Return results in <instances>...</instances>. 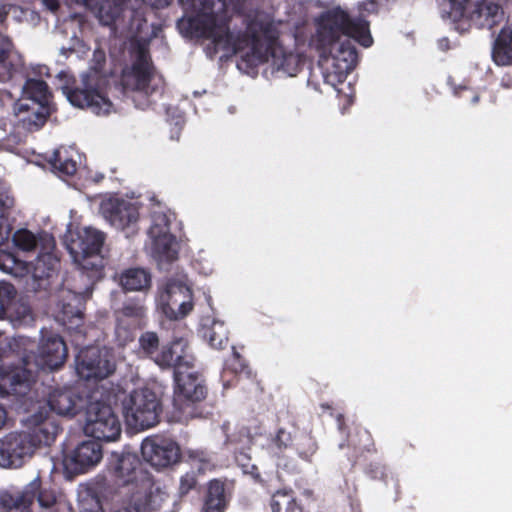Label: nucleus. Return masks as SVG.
I'll return each instance as SVG.
<instances>
[{
	"mask_svg": "<svg viewBox=\"0 0 512 512\" xmlns=\"http://www.w3.org/2000/svg\"><path fill=\"white\" fill-rule=\"evenodd\" d=\"M273 512H301L293 496L287 492H277L272 498Z\"/></svg>",
	"mask_w": 512,
	"mask_h": 512,
	"instance_id": "nucleus-33",
	"label": "nucleus"
},
{
	"mask_svg": "<svg viewBox=\"0 0 512 512\" xmlns=\"http://www.w3.org/2000/svg\"><path fill=\"white\" fill-rule=\"evenodd\" d=\"M11 347L23 354V367H11L0 359V394L25 395L34 381L36 372L59 369L67 358V347L57 334L42 331L34 351L32 341L24 336L13 339Z\"/></svg>",
	"mask_w": 512,
	"mask_h": 512,
	"instance_id": "nucleus-3",
	"label": "nucleus"
},
{
	"mask_svg": "<svg viewBox=\"0 0 512 512\" xmlns=\"http://www.w3.org/2000/svg\"><path fill=\"white\" fill-rule=\"evenodd\" d=\"M83 297L79 294L68 292L65 297V303L62 305L61 316L58 315L59 320L64 324L67 322L71 325L69 328L77 327L81 321V306Z\"/></svg>",
	"mask_w": 512,
	"mask_h": 512,
	"instance_id": "nucleus-29",
	"label": "nucleus"
},
{
	"mask_svg": "<svg viewBox=\"0 0 512 512\" xmlns=\"http://www.w3.org/2000/svg\"><path fill=\"white\" fill-rule=\"evenodd\" d=\"M228 503L224 484L213 480L209 483L202 512H224Z\"/></svg>",
	"mask_w": 512,
	"mask_h": 512,
	"instance_id": "nucleus-28",
	"label": "nucleus"
},
{
	"mask_svg": "<svg viewBox=\"0 0 512 512\" xmlns=\"http://www.w3.org/2000/svg\"><path fill=\"white\" fill-rule=\"evenodd\" d=\"M101 211L104 218L116 229L132 234L139 219L138 208L130 201L109 198L102 202Z\"/></svg>",
	"mask_w": 512,
	"mask_h": 512,
	"instance_id": "nucleus-17",
	"label": "nucleus"
},
{
	"mask_svg": "<svg viewBox=\"0 0 512 512\" xmlns=\"http://www.w3.org/2000/svg\"><path fill=\"white\" fill-rule=\"evenodd\" d=\"M16 264L15 257L4 250H0V269L6 273H11Z\"/></svg>",
	"mask_w": 512,
	"mask_h": 512,
	"instance_id": "nucleus-37",
	"label": "nucleus"
},
{
	"mask_svg": "<svg viewBox=\"0 0 512 512\" xmlns=\"http://www.w3.org/2000/svg\"><path fill=\"white\" fill-rule=\"evenodd\" d=\"M492 57L497 65H512V25L501 30L494 44Z\"/></svg>",
	"mask_w": 512,
	"mask_h": 512,
	"instance_id": "nucleus-26",
	"label": "nucleus"
},
{
	"mask_svg": "<svg viewBox=\"0 0 512 512\" xmlns=\"http://www.w3.org/2000/svg\"><path fill=\"white\" fill-rule=\"evenodd\" d=\"M52 109V94L46 82L28 76L22 86L21 96L13 105L17 124L30 131L37 130L44 125Z\"/></svg>",
	"mask_w": 512,
	"mask_h": 512,
	"instance_id": "nucleus-5",
	"label": "nucleus"
},
{
	"mask_svg": "<svg viewBox=\"0 0 512 512\" xmlns=\"http://www.w3.org/2000/svg\"><path fill=\"white\" fill-rule=\"evenodd\" d=\"M41 249L35 261L31 264V273L34 278L49 277L58 264V258L53 253L55 241L51 235H43L40 238Z\"/></svg>",
	"mask_w": 512,
	"mask_h": 512,
	"instance_id": "nucleus-22",
	"label": "nucleus"
},
{
	"mask_svg": "<svg viewBox=\"0 0 512 512\" xmlns=\"http://www.w3.org/2000/svg\"><path fill=\"white\" fill-rule=\"evenodd\" d=\"M143 458L157 468L176 463L180 457L178 445L168 439H146L141 446Z\"/></svg>",
	"mask_w": 512,
	"mask_h": 512,
	"instance_id": "nucleus-19",
	"label": "nucleus"
},
{
	"mask_svg": "<svg viewBox=\"0 0 512 512\" xmlns=\"http://www.w3.org/2000/svg\"><path fill=\"white\" fill-rule=\"evenodd\" d=\"M34 69V74L38 76H43L48 74V69L45 66H37Z\"/></svg>",
	"mask_w": 512,
	"mask_h": 512,
	"instance_id": "nucleus-46",
	"label": "nucleus"
},
{
	"mask_svg": "<svg viewBox=\"0 0 512 512\" xmlns=\"http://www.w3.org/2000/svg\"><path fill=\"white\" fill-rule=\"evenodd\" d=\"M196 484L195 476L192 473L185 474L180 480L181 493H187Z\"/></svg>",
	"mask_w": 512,
	"mask_h": 512,
	"instance_id": "nucleus-38",
	"label": "nucleus"
},
{
	"mask_svg": "<svg viewBox=\"0 0 512 512\" xmlns=\"http://www.w3.org/2000/svg\"><path fill=\"white\" fill-rule=\"evenodd\" d=\"M141 349L150 356L154 362L161 367L172 366L175 362L184 358L186 343L183 340H176L170 346H163L158 352V337L153 332L143 334L139 340Z\"/></svg>",
	"mask_w": 512,
	"mask_h": 512,
	"instance_id": "nucleus-18",
	"label": "nucleus"
},
{
	"mask_svg": "<svg viewBox=\"0 0 512 512\" xmlns=\"http://www.w3.org/2000/svg\"><path fill=\"white\" fill-rule=\"evenodd\" d=\"M242 1L179 0L184 16L178 21V29L186 37L211 39L216 50L222 51L226 57L238 54L250 65L271 60L276 70L295 76L301 56L279 39L286 24L275 23L268 15L258 14L243 35L227 26L226 12L240 10Z\"/></svg>",
	"mask_w": 512,
	"mask_h": 512,
	"instance_id": "nucleus-1",
	"label": "nucleus"
},
{
	"mask_svg": "<svg viewBox=\"0 0 512 512\" xmlns=\"http://www.w3.org/2000/svg\"><path fill=\"white\" fill-rule=\"evenodd\" d=\"M104 243L101 231L92 227H80L74 233L70 232L67 248L75 264L87 271L98 272L103 267L100 255Z\"/></svg>",
	"mask_w": 512,
	"mask_h": 512,
	"instance_id": "nucleus-9",
	"label": "nucleus"
},
{
	"mask_svg": "<svg viewBox=\"0 0 512 512\" xmlns=\"http://www.w3.org/2000/svg\"><path fill=\"white\" fill-rule=\"evenodd\" d=\"M10 101H11L10 93L7 91H4V90H0V111L6 104L10 103Z\"/></svg>",
	"mask_w": 512,
	"mask_h": 512,
	"instance_id": "nucleus-41",
	"label": "nucleus"
},
{
	"mask_svg": "<svg viewBox=\"0 0 512 512\" xmlns=\"http://www.w3.org/2000/svg\"><path fill=\"white\" fill-rule=\"evenodd\" d=\"M135 326V321L126 323L123 319L119 318L118 323L115 330L116 339L120 345H125L129 341H131L134 337L133 327Z\"/></svg>",
	"mask_w": 512,
	"mask_h": 512,
	"instance_id": "nucleus-35",
	"label": "nucleus"
},
{
	"mask_svg": "<svg viewBox=\"0 0 512 512\" xmlns=\"http://www.w3.org/2000/svg\"><path fill=\"white\" fill-rule=\"evenodd\" d=\"M477 100H478V97H477V96H475V97L473 98V102H477Z\"/></svg>",
	"mask_w": 512,
	"mask_h": 512,
	"instance_id": "nucleus-49",
	"label": "nucleus"
},
{
	"mask_svg": "<svg viewBox=\"0 0 512 512\" xmlns=\"http://www.w3.org/2000/svg\"><path fill=\"white\" fill-rule=\"evenodd\" d=\"M193 465L194 466H197L198 467V470L199 471H205L206 470V467L208 466L207 463H204L202 465H198V463H201L202 462V459L201 458H198V457H193Z\"/></svg>",
	"mask_w": 512,
	"mask_h": 512,
	"instance_id": "nucleus-45",
	"label": "nucleus"
},
{
	"mask_svg": "<svg viewBox=\"0 0 512 512\" xmlns=\"http://www.w3.org/2000/svg\"><path fill=\"white\" fill-rule=\"evenodd\" d=\"M12 321L28 324L32 321L29 307L25 303L13 302V309L7 315Z\"/></svg>",
	"mask_w": 512,
	"mask_h": 512,
	"instance_id": "nucleus-36",
	"label": "nucleus"
},
{
	"mask_svg": "<svg viewBox=\"0 0 512 512\" xmlns=\"http://www.w3.org/2000/svg\"><path fill=\"white\" fill-rule=\"evenodd\" d=\"M3 236V233H2V229L0 228V238H2Z\"/></svg>",
	"mask_w": 512,
	"mask_h": 512,
	"instance_id": "nucleus-50",
	"label": "nucleus"
},
{
	"mask_svg": "<svg viewBox=\"0 0 512 512\" xmlns=\"http://www.w3.org/2000/svg\"><path fill=\"white\" fill-rule=\"evenodd\" d=\"M173 219L174 214L169 209L159 206L152 212L146 250L160 267L172 263L178 256V243L169 228Z\"/></svg>",
	"mask_w": 512,
	"mask_h": 512,
	"instance_id": "nucleus-6",
	"label": "nucleus"
},
{
	"mask_svg": "<svg viewBox=\"0 0 512 512\" xmlns=\"http://www.w3.org/2000/svg\"><path fill=\"white\" fill-rule=\"evenodd\" d=\"M80 397L71 389H55L49 394L48 405L62 416H74L80 409Z\"/></svg>",
	"mask_w": 512,
	"mask_h": 512,
	"instance_id": "nucleus-23",
	"label": "nucleus"
},
{
	"mask_svg": "<svg viewBox=\"0 0 512 512\" xmlns=\"http://www.w3.org/2000/svg\"><path fill=\"white\" fill-rule=\"evenodd\" d=\"M82 4L95 14L103 25L113 24L121 15L124 7V0H74ZM146 4L162 8L169 4L170 0H143Z\"/></svg>",
	"mask_w": 512,
	"mask_h": 512,
	"instance_id": "nucleus-20",
	"label": "nucleus"
},
{
	"mask_svg": "<svg viewBox=\"0 0 512 512\" xmlns=\"http://www.w3.org/2000/svg\"><path fill=\"white\" fill-rule=\"evenodd\" d=\"M191 358L184 352V358L172 364L175 366V404L180 408L185 405L189 409L190 405L186 401H200L205 396V388L201 384L198 374L190 366Z\"/></svg>",
	"mask_w": 512,
	"mask_h": 512,
	"instance_id": "nucleus-13",
	"label": "nucleus"
},
{
	"mask_svg": "<svg viewBox=\"0 0 512 512\" xmlns=\"http://www.w3.org/2000/svg\"><path fill=\"white\" fill-rule=\"evenodd\" d=\"M47 233H40L38 235L32 233L27 229H19L15 231L12 236V241L15 247L22 251H31L34 248L41 249L40 238Z\"/></svg>",
	"mask_w": 512,
	"mask_h": 512,
	"instance_id": "nucleus-32",
	"label": "nucleus"
},
{
	"mask_svg": "<svg viewBox=\"0 0 512 512\" xmlns=\"http://www.w3.org/2000/svg\"><path fill=\"white\" fill-rule=\"evenodd\" d=\"M167 499L168 495L163 490L147 482L143 490L133 494L128 505L114 512H154L162 508Z\"/></svg>",
	"mask_w": 512,
	"mask_h": 512,
	"instance_id": "nucleus-21",
	"label": "nucleus"
},
{
	"mask_svg": "<svg viewBox=\"0 0 512 512\" xmlns=\"http://www.w3.org/2000/svg\"><path fill=\"white\" fill-rule=\"evenodd\" d=\"M159 82L143 49L139 51L134 64L130 68H126L122 74L124 88L136 91L139 97L147 96L155 91Z\"/></svg>",
	"mask_w": 512,
	"mask_h": 512,
	"instance_id": "nucleus-15",
	"label": "nucleus"
},
{
	"mask_svg": "<svg viewBox=\"0 0 512 512\" xmlns=\"http://www.w3.org/2000/svg\"><path fill=\"white\" fill-rule=\"evenodd\" d=\"M318 34L321 42L319 65L324 81L336 88L354 68L357 54L351 39L369 47L372 37L368 24L362 19L351 20L339 7L322 15Z\"/></svg>",
	"mask_w": 512,
	"mask_h": 512,
	"instance_id": "nucleus-2",
	"label": "nucleus"
},
{
	"mask_svg": "<svg viewBox=\"0 0 512 512\" xmlns=\"http://www.w3.org/2000/svg\"><path fill=\"white\" fill-rule=\"evenodd\" d=\"M156 305L167 319H183L194 307L191 287L183 280H169L159 288Z\"/></svg>",
	"mask_w": 512,
	"mask_h": 512,
	"instance_id": "nucleus-10",
	"label": "nucleus"
},
{
	"mask_svg": "<svg viewBox=\"0 0 512 512\" xmlns=\"http://www.w3.org/2000/svg\"><path fill=\"white\" fill-rule=\"evenodd\" d=\"M450 7L449 17L459 20L468 17L476 24L489 29L504 20L502 7L493 0H444Z\"/></svg>",
	"mask_w": 512,
	"mask_h": 512,
	"instance_id": "nucleus-11",
	"label": "nucleus"
},
{
	"mask_svg": "<svg viewBox=\"0 0 512 512\" xmlns=\"http://www.w3.org/2000/svg\"><path fill=\"white\" fill-rule=\"evenodd\" d=\"M120 285L127 291H146L151 286V275L144 268H129L120 274Z\"/></svg>",
	"mask_w": 512,
	"mask_h": 512,
	"instance_id": "nucleus-25",
	"label": "nucleus"
},
{
	"mask_svg": "<svg viewBox=\"0 0 512 512\" xmlns=\"http://www.w3.org/2000/svg\"><path fill=\"white\" fill-rule=\"evenodd\" d=\"M58 77H59L60 79H62V78H67V77H68V74H67V73H65V72H60V73L58 74Z\"/></svg>",
	"mask_w": 512,
	"mask_h": 512,
	"instance_id": "nucleus-48",
	"label": "nucleus"
},
{
	"mask_svg": "<svg viewBox=\"0 0 512 512\" xmlns=\"http://www.w3.org/2000/svg\"><path fill=\"white\" fill-rule=\"evenodd\" d=\"M114 370V356L107 348L89 347L80 351L77 356L76 372L82 379H103Z\"/></svg>",
	"mask_w": 512,
	"mask_h": 512,
	"instance_id": "nucleus-14",
	"label": "nucleus"
},
{
	"mask_svg": "<svg viewBox=\"0 0 512 512\" xmlns=\"http://www.w3.org/2000/svg\"><path fill=\"white\" fill-rule=\"evenodd\" d=\"M78 506L81 512H102V503L95 492L89 486L81 485L77 492Z\"/></svg>",
	"mask_w": 512,
	"mask_h": 512,
	"instance_id": "nucleus-31",
	"label": "nucleus"
},
{
	"mask_svg": "<svg viewBox=\"0 0 512 512\" xmlns=\"http://www.w3.org/2000/svg\"><path fill=\"white\" fill-rule=\"evenodd\" d=\"M22 66V56L13 49L9 38L0 34V80L11 78Z\"/></svg>",
	"mask_w": 512,
	"mask_h": 512,
	"instance_id": "nucleus-24",
	"label": "nucleus"
},
{
	"mask_svg": "<svg viewBox=\"0 0 512 512\" xmlns=\"http://www.w3.org/2000/svg\"><path fill=\"white\" fill-rule=\"evenodd\" d=\"M290 437L284 431H279L276 438L273 440V447L281 450L282 447H287Z\"/></svg>",
	"mask_w": 512,
	"mask_h": 512,
	"instance_id": "nucleus-39",
	"label": "nucleus"
},
{
	"mask_svg": "<svg viewBox=\"0 0 512 512\" xmlns=\"http://www.w3.org/2000/svg\"><path fill=\"white\" fill-rule=\"evenodd\" d=\"M203 337L216 349L223 348L228 341L223 322L217 320H206L203 324Z\"/></svg>",
	"mask_w": 512,
	"mask_h": 512,
	"instance_id": "nucleus-30",
	"label": "nucleus"
},
{
	"mask_svg": "<svg viewBox=\"0 0 512 512\" xmlns=\"http://www.w3.org/2000/svg\"><path fill=\"white\" fill-rule=\"evenodd\" d=\"M75 157H78V154L73 149L61 147L52 153L49 163L59 174L70 176L77 171Z\"/></svg>",
	"mask_w": 512,
	"mask_h": 512,
	"instance_id": "nucleus-27",
	"label": "nucleus"
},
{
	"mask_svg": "<svg viewBox=\"0 0 512 512\" xmlns=\"http://www.w3.org/2000/svg\"><path fill=\"white\" fill-rule=\"evenodd\" d=\"M122 431V424L113 409L102 402H91L85 414L84 432L98 440L116 441Z\"/></svg>",
	"mask_w": 512,
	"mask_h": 512,
	"instance_id": "nucleus-12",
	"label": "nucleus"
},
{
	"mask_svg": "<svg viewBox=\"0 0 512 512\" xmlns=\"http://www.w3.org/2000/svg\"><path fill=\"white\" fill-rule=\"evenodd\" d=\"M16 291L14 287L6 282H0V318L8 315L13 309Z\"/></svg>",
	"mask_w": 512,
	"mask_h": 512,
	"instance_id": "nucleus-34",
	"label": "nucleus"
},
{
	"mask_svg": "<svg viewBox=\"0 0 512 512\" xmlns=\"http://www.w3.org/2000/svg\"><path fill=\"white\" fill-rule=\"evenodd\" d=\"M91 179L95 182H98L100 181L101 179H103V174H98V173H95L94 176H91Z\"/></svg>",
	"mask_w": 512,
	"mask_h": 512,
	"instance_id": "nucleus-47",
	"label": "nucleus"
},
{
	"mask_svg": "<svg viewBox=\"0 0 512 512\" xmlns=\"http://www.w3.org/2000/svg\"><path fill=\"white\" fill-rule=\"evenodd\" d=\"M102 457V446L98 442L83 441L64 455V472L68 477L85 473L98 465Z\"/></svg>",
	"mask_w": 512,
	"mask_h": 512,
	"instance_id": "nucleus-16",
	"label": "nucleus"
},
{
	"mask_svg": "<svg viewBox=\"0 0 512 512\" xmlns=\"http://www.w3.org/2000/svg\"><path fill=\"white\" fill-rule=\"evenodd\" d=\"M123 314H124V316H140L142 314V308L138 307V308L132 309V308L126 307L123 310Z\"/></svg>",
	"mask_w": 512,
	"mask_h": 512,
	"instance_id": "nucleus-42",
	"label": "nucleus"
},
{
	"mask_svg": "<svg viewBox=\"0 0 512 512\" xmlns=\"http://www.w3.org/2000/svg\"><path fill=\"white\" fill-rule=\"evenodd\" d=\"M122 408L127 425L136 430H144L158 423L161 404L155 392L140 388L122 400Z\"/></svg>",
	"mask_w": 512,
	"mask_h": 512,
	"instance_id": "nucleus-7",
	"label": "nucleus"
},
{
	"mask_svg": "<svg viewBox=\"0 0 512 512\" xmlns=\"http://www.w3.org/2000/svg\"><path fill=\"white\" fill-rule=\"evenodd\" d=\"M105 80L98 70H90L83 74L81 84L70 89L67 84L61 87L68 101L75 107L88 108L97 115L108 114L112 109V103L102 93Z\"/></svg>",
	"mask_w": 512,
	"mask_h": 512,
	"instance_id": "nucleus-8",
	"label": "nucleus"
},
{
	"mask_svg": "<svg viewBox=\"0 0 512 512\" xmlns=\"http://www.w3.org/2000/svg\"><path fill=\"white\" fill-rule=\"evenodd\" d=\"M30 431L10 432L0 438V466L18 468L42 446L51 445L59 427L48 411L39 407L27 418Z\"/></svg>",
	"mask_w": 512,
	"mask_h": 512,
	"instance_id": "nucleus-4",
	"label": "nucleus"
},
{
	"mask_svg": "<svg viewBox=\"0 0 512 512\" xmlns=\"http://www.w3.org/2000/svg\"><path fill=\"white\" fill-rule=\"evenodd\" d=\"M135 461H136V458L134 456H132V455L122 456L119 459V464L117 466V470L123 475L124 474V470L127 469L126 467L128 465H131Z\"/></svg>",
	"mask_w": 512,
	"mask_h": 512,
	"instance_id": "nucleus-40",
	"label": "nucleus"
},
{
	"mask_svg": "<svg viewBox=\"0 0 512 512\" xmlns=\"http://www.w3.org/2000/svg\"><path fill=\"white\" fill-rule=\"evenodd\" d=\"M7 420V412L5 408L0 403V429H2L6 423Z\"/></svg>",
	"mask_w": 512,
	"mask_h": 512,
	"instance_id": "nucleus-44",
	"label": "nucleus"
},
{
	"mask_svg": "<svg viewBox=\"0 0 512 512\" xmlns=\"http://www.w3.org/2000/svg\"><path fill=\"white\" fill-rule=\"evenodd\" d=\"M43 3L50 11L57 10L59 6L57 0H43Z\"/></svg>",
	"mask_w": 512,
	"mask_h": 512,
	"instance_id": "nucleus-43",
	"label": "nucleus"
}]
</instances>
